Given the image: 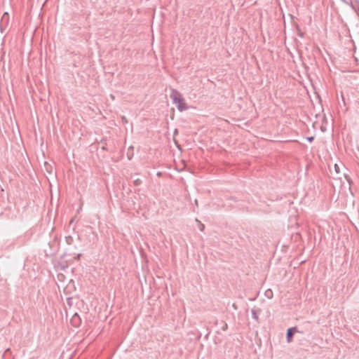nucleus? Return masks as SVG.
Instances as JSON below:
<instances>
[{
    "label": "nucleus",
    "mask_w": 359,
    "mask_h": 359,
    "mask_svg": "<svg viewBox=\"0 0 359 359\" xmlns=\"http://www.w3.org/2000/svg\"><path fill=\"white\" fill-rule=\"evenodd\" d=\"M111 98H112L113 100L114 99V95H111Z\"/></svg>",
    "instance_id": "12"
},
{
    "label": "nucleus",
    "mask_w": 359,
    "mask_h": 359,
    "mask_svg": "<svg viewBox=\"0 0 359 359\" xmlns=\"http://www.w3.org/2000/svg\"><path fill=\"white\" fill-rule=\"evenodd\" d=\"M81 323L80 317L78 314H74L72 319H71V323L74 327H79Z\"/></svg>",
    "instance_id": "3"
},
{
    "label": "nucleus",
    "mask_w": 359,
    "mask_h": 359,
    "mask_svg": "<svg viewBox=\"0 0 359 359\" xmlns=\"http://www.w3.org/2000/svg\"><path fill=\"white\" fill-rule=\"evenodd\" d=\"M9 22V15L7 12L4 13L1 17V29H2L3 27H6Z\"/></svg>",
    "instance_id": "2"
},
{
    "label": "nucleus",
    "mask_w": 359,
    "mask_h": 359,
    "mask_svg": "<svg viewBox=\"0 0 359 359\" xmlns=\"http://www.w3.org/2000/svg\"><path fill=\"white\" fill-rule=\"evenodd\" d=\"M345 177L347 180V181L348 182V183L350 184L351 183V180H350L349 177L347 176L346 175H345Z\"/></svg>",
    "instance_id": "11"
},
{
    "label": "nucleus",
    "mask_w": 359,
    "mask_h": 359,
    "mask_svg": "<svg viewBox=\"0 0 359 359\" xmlns=\"http://www.w3.org/2000/svg\"><path fill=\"white\" fill-rule=\"evenodd\" d=\"M65 241L67 245H72L74 242L73 237L71 236H66Z\"/></svg>",
    "instance_id": "5"
},
{
    "label": "nucleus",
    "mask_w": 359,
    "mask_h": 359,
    "mask_svg": "<svg viewBox=\"0 0 359 359\" xmlns=\"http://www.w3.org/2000/svg\"><path fill=\"white\" fill-rule=\"evenodd\" d=\"M306 139H307V140L309 142H311L314 140V137H309Z\"/></svg>",
    "instance_id": "10"
},
{
    "label": "nucleus",
    "mask_w": 359,
    "mask_h": 359,
    "mask_svg": "<svg viewBox=\"0 0 359 359\" xmlns=\"http://www.w3.org/2000/svg\"><path fill=\"white\" fill-rule=\"evenodd\" d=\"M170 97L172 100L173 104L176 105L177 109L180 111H183L188 109V107L184 102V99L179 91L175 89H172Z\"/></svg>",
    "instance_id": "1"
},
{
    "label": "nucleus",
    "mask_w": 359,
    "mask_h": 359,
    "mask_svg": "<svg viewBox=\"0 0 359 359\" xmlns=\"http://www.w3.org/2000/svg\"><path fill=\"white\" fill-rule=\"evenodd\" d=\"M296 331V328L295 327H291V328H289L287 331V342H291L292 340V337L294 335V332Z\"/></svg>",
    "instance_id": "4"
},
{
    "label": "nucleus",
    "mask_w": 359,
    "mask_h": 359,
    "mask_svg": "<svg viewBox=\"0 0 359 359\" xmlns=\"http://www.w3.org/2000/svg\"><path fill=\"white\" fill-rule=\"evenodd\" d=\"M334 170L337 173H339V166L337 164L334 165Z\"/></svg>",
    "instance_id": "8"
},
{
    "label": "nucleus",
    "mask_w": 359,
    "mask_h": 359,
    "mask_svg": "<svg viewBox=\"0 0 359 359\" xmlns=\"http://www.w3.org/2000/svg\"><path fill=\"white\" fill-rule=\"evenodd\" d=\"M251 313H252V318L255 320H256L257 321H258L259 317H258V314H257V311L255 309H252L251 311Z\"/></svg>",
    "instance_id": "6"
},
{
    "label": "nucleus",
    "mask_w": 359,
    "mask_h": 359,
    "mask_svg": "<svg viewBox=\"0 0 359 359\" xmlns=\"http://www.w3.org/2000/svg\"><path fill=\"white\" fill-rule=\"evenodd\" d=\"M227 328H228V325H227L226 323H224V325H223V327H222V330L223 331H225V330H227Z\"/></svg>",
    "instance_id": "9"
},
{
    "label": "nucleus",
    "mask_w": 359,
    "mask_h": 359,
    "mask_svg": "<svg viewBox=\"0 0 359 359\" xmlns=\"http://www.w3.org/2000/svg\"><path fill=\"white\" fill-rule=\"evenodd\" d=\"M196 221L200 224V226H199L200 231H203L204 228H205L204 224H201L197 219H196Z\"/></svg>",
    "instance_id": "7"
}]
</instances>
